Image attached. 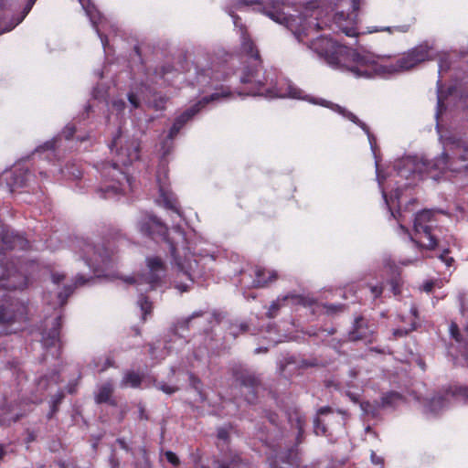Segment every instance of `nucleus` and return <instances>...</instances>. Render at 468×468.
Instances as JSON below:
<instances>
[{
  "instance_id": "nucleus-3",
  "label": "nucleus",
  "mask_w": 468,
  "mask_h": 468,
  "mask_svg": "<svg viewBox=\"0 0 468 468\" xmlns=\"http://www.w3.org/2000/svg\"><path fill=\"white\" fill-rule=\"evenodd\" d=\"M241 51L246 54L251 60V65L243 69L240 80L245 84H252L253 89L250 90L251 95H265L269 98H292V99H306L303 95V90L295 87L291 82L281 83L275 90H267L266 92L261 90L263 81L259 78L261 59L258 50L249 36L246 34L245 28L240 27Z\"/></svg>"
},
{
  "instance_id": "nucleus-20",
  "label": "nucleus",
  "mask_w": 468,
  "mask_h": 468,
  "mask_svg": "<svg viewBox=\"0 0 468 468\" xmlns=\"http://www.w3.org/2000/svg\"><path fill=\"white\" fill-rule=\"evenodd\" d=\"M142 382V377L133 371H129L125 373L122 382L121 387H131V388H138Z\"/></svg>"
},
{
  "instance_id": "nucleus-53",
  "label": "nucleus",
  "mask_w": 468,
  "mask_h": 468,
  "mask_svg": "<svg viewBox=\"0 0 468 468\" xmlns=\"http://www.w3.org/2000/svg\"><path fill=\"white\" fill-rule=\"evenodd\" d=\"M432 287H433L432 282H427V283L424 285V290H425L426 292H431V289H432Z\"/></svg>"
},
{
  "instance_id": "nucleus-64",
  "label": "nucleus",
  "mask_w": 468,
  "mask_h": 468,
  "mask_svg": "<svg viewBox=\"0 0 468 468\" xmlns=\"http://www.w3.org/2000/svg\"><path fill=\"white\" fill-rule=\"evenodd\" d=\"M411 312H412V314L416 317L417 316V309L412 307Z\"/></svg>"
},
{
  "instance_id": "nucleus-2",
  "label": "nucleus",
  "mask_w": 468,
  "mask_h": 468,
  "mask_svg": "<svg viewBox=\"0 0 468 468\" xmlns=\"http://www.w3.org/2000/svg\"><path fill=\"white\" fill-rule=\"evenodd\" d=\"M116 148V161L113 164L103 165L102 174L105 177H111V183L101 188L100 192L104 198H110L119 194H125L132 188L131 178L118 167V164L126 166L139 158L140 145L136 139L127 138L122 134L114 137L111 145V151Z\"/></svg>"
},
{
  "instance_id": "nucleus-24",
  "label": "nucleus",
  "mask_w": 468,
  "mask_h": 468,
  "mask_svg": "<svg viewBox=\"0 0 468 468\" xmlns=\"http://www.w3.org/2000/svg\"><path fill=\"white\" fill-rule=\"evenodd\" d=\"M240 463L239 456L235 454L230 460H216L214 465L215 468H236L239 466Z\"/></svg>"
},
{
  "instance_id": "nucleus-30",
  "label": "nucleus",
  "mask_w": 468,
  "mask_h": 468,
  "mask_svg": "<svg viewBox=\"0 0 468 468\" xmlns=\"http://www.w3.org/2000/svg\"><path fill=\"white\" fill-rule=\"evenodd\" d=\"M15 316L11 315L5 308L0 307V323H11L15 320Z\"/></svg>"
},
{
  "instance_id": "nucleus-40",
  "label": "nucleus",
  "mask_w": 468,
  "mask_h": 468,
  "mask_svg": "<svg viewBox=\"0 0 468 468\" xmlns=\"http://www.w3.org/2000/svg\"><path fill=\"white\" fill-rule=\"evenodd\" d=\"M175 283L176 288L178 289L181 292H186L189 288V283L186 282L176 281Z\"/></svg>"
},
{
  "instance_id": "nucleus-16",
  "label": "nucleus",
  "mask_w": 468,
  "mask_h": 468,
  "mask_svg": "<svg viewBox=\"0 0 468 468\" xmlns=\"http://www.w3.org/2000/svg\"><path fill=\"white\" fill-rule=\"evenodd\" d=\"M332 109L334 111L337 112L338 113H340L341 115H343L344 117H346V119H348L349 121H351L352 122L358 125L367 135L370 146L372 149H374V144H375L376 139H375L374 135L370 133L369 128L367 127V125L365 122L360 121L354 113L346 111L345 108H343L339 105H333Z\"/></svg>"
},
{
  "instance_id": "nucleus-49",
  "label": "nucleus",
  "mask_w": 468,
  "mask_h": 468,
  "mask_svg": "<svg viewBox=\"0 0 468 468\" xmlns=\"http://www.w3.org/2000/svg\"><path fill=\"white\" fill-rule=\"evenodd\" d=\"M343 31L346 33V36H356V32L355 28H344Z\"/></svg>"
},
{
  "instance_id": "nucleus-38",
  "label": "nucleus",
  "mask_w": 468,
  "mask_h": 468,
  "mask_svg": "<svg viewBox=\"0 0 468 468\" xmlns=\"http://www.w3.org/2000/svg\"><path fill=\"white\" fill-rule=\"evenodd\" d=\"M450 333L453 338L456 339V341H460L459 339V328L458 325L454 323H452L450 326Z\"/></svg>"
},
{
  "instance_id": "nucleus-7",
  "label": "nucleus",
  "mask_w": 468,
  "mask_h": 468,
  "mask_svg": "<svg viewBox=\"0 0 468 468\" xmlns=\"http://www.w3.org/2000/svg\"><path fill=\"white\" fill-rule=\"evenodd\" d=\"M443 153L435 161L434 167L438 170L459 171L461 168L453 167V160L460 159L465 161L468 159V145L465 142L450 136L442 139Z\"/></svg>"
},
{
  "instance_id": "nucleus-52",
  "label": "nucleus",
  "mask_w": 468,
  "mask_h": 468,
  "mask_svg": "<svg viewBox=\"0 0 468 468\" xmlns=\"http://www.w3.org/2000/svg\"><path fill=\"white\" fill-rule=\"evenodd\" d=\"M331 412V409L329 407H324V408H321L318 411V413L320 415H324V414H326V413H329Z\"/></svg>"
},
{
  "instance_id": "nucleus-13",
  "label": "nucleus",
  "mask_w": 468,
  "mask_h": 468,
  "mask_svg": "<svg viewBox=\"0 0 468 468\" xmlns=\"http://www.w3.org/2000/svg\"><path fill=\"white\" fill-rule=\"evenodd\" d=\"M82 8L85 10L87 16L90 17V20L95 28L97 34L99 35L102 46L105 48L108 39L107 37L101 33V28L99 25H103L106 23V19L101 16V14L96 9V7L90 4V0H79Z\"/></svg>"
},
{
  "instance_id": "nucleus-51",
  "label": "nucleus",
  "mask_w": 468,
  "mask_h": 468,
  "mask_svg": "<svg viewBox=\"0 0 468 468\" xmlns=\"http://www.w3.org/2000/svg\"><path fill=\"white\" fill-rule=\"evenodd\" d=\"M117 442L119 443V445L121 446V448H122L123 450H126V451H128V450H129V449H128V446H127V444H126V442L124 441V440H122V439H118V440H117Z\"/></svg>"
},
{
  "instance_id": "nucleus-17",
  "label": "nucleus",
  "mask_w": 468,
  "mask_h": 468,
  "mask_svg": "<svg viewBox=\"0 0 468 468\" xmlns=\"http://www.w3.org/2000/svg\"><path fill=\"white\" fill-rule=\"evenodd\" d=\"M0 286L6 290L23 289L27 286V278L17 271L8 273L6 278L0 279Z\"/></svg>"
},
{
  "instance_id": "nucleus-55",
  "label": "nucleus",
  "mask_w": 468,
  "mask_h": 468,
  "mask_svg": "<svg viewBox=\"0 0 468 468\" xmlns=\"http://www.w3.org/2000/svg\"><path fill=\"white\" fill-rule=\"evenodd\" d=\"M6 452L3 445H0V460L5 455Z\"/></svg>"
},
{
  "instance_id": "nucleus-25",
  "label": "nucleus",
  "mask_w": 468,
  "mask_h": 468,
  "mask_svg": "<svg viewBox=\"0 0 468 468\" xmlns=\"http://www.w3.org/2000/svg\"><path fill=\"white\" fill-rule=\"evenodd\" d=\"M160 196H161V198L166 207H168V208L174 210L175 212H176L177 214H179V209L176 207V202L175 198L173 197V196L171 194L165 192L162 186H160Z\"/></svg>"
},
{
  "instance_id": "nucleus-4",
  "label": "nucleus",
  "mask_w": 468,
  "mask_h": 468,
  "mask_svg": "<svg viewBox=\"0 0 468 468\" xmlns=\"http://www.w3.org/2000/svg\"><path fill=\"white\" fill-rule=\"evenodd\" d=\"M245 4L255 5V10L262 12L276 23L284 25L296 36L298 39H301L302 34L307 35V31L313 27L314 30L322 28L319 22H314V20H317L316 16L314 17V19L307 18V13L310 11L308 8H306L304 16L302 17L291 14L290 10L292 7L290 5L275 0H270L264 5L253 1L246 2Z\"/></svg>"
},
{
  "instance_id": "nucleus-62",
  "label": "nucleus",
  "mask_w": 468,
  "mask_h": 468,
  "mask_svg": "<svg viewBox=\"0 0 468 468\" xmlns=\"http://www.w3.org/2000/svg\"><path fill=\"white\" fill-rule=\"evenodd\" d=\"M347 395L349 396V398H350L353 401H356V400H357V398H356L355 395H352L351 393H348Z\"/></svg>"
},
{
  "instance_id": "nucleus-48",
  "label": "nucleus",
  "mask_w": 468,
  "mask_h": 468,
  "mask_svg": "<svg viewBox=\"0 0 468 468\" xmlns=\"http://www.w3.org/2000/svg\"><path fill=\"white\" fill-rule=\"evenodd\" d=\"M113 107L116 108V110L121 111L124 107V102L122 101H115L113 102Z\"/></svg>"
},
{
  "instance_id": "nucleus-6",
  "label": "nucleus",
  "mask_w": 468,
  "mask_h": 468,
  "mask_svg": "<svg viewBox=\"0 0 468 468\" xmlns=\"http://www.w3.org/2000/svg\"><path fill=\"white\" fill-rule=\"evenodd\" d=\"M434 219V213L431 210H422L419 212L414 219V236L418 244L427 250H433L438 244V236L436 234L438 229Z\"/></svg>"
},
{
  "instance_id": "nucleus-63",
  "label": "nucleus",
  "mask_w": 468,
  "mask_h": 468,
  "mask_svg": "<svg viewBox=\"0 0 468 468\" xmlns=\"http://www.w3.org/2000/svg\"><path fill=\"white\" fill-rule=\"evenodd\" d=\"M247 328H248L247 324H240V330H241V331H246V330H247Z\"/></svg>"
},
{
  "instance_id": "nucleus-59",
  "label": "nucleus",
  "mask_w": 468,
  "mask_h": 468,
  "mask_svg": "<svg viewBox=\"0 0 468 468\" xmlns=\"http://www.w3.org/2000/svg\"><path fill=\"white\" fill-rule=\"evenodd\" d=\"M297 422H298V429H299V433H300L303 431L302 420L300 418L297 420Z\"/></svg>"
},
{
  "instance_id": "nucleus-31",
  "label": "nucleus",
  "mask_w": 468,
  "mask_h": 468,
  "mask_svg": "<svg viewBox=\"0 0 468 468\" xmlns=\"http://www.w3.org/2000/svg\"><path fill=\"white\" fill-rule=\"evenodd\" d=\"M50 338H51L50 343H48L47 338H45V337L43 338V342H44L45 346H55L57 345V343L59 342L58 329L52 330V332L50 333Z\"/></svg>"
},
{
  "instance_id": "nucleus-60",
  "label": "nucleus",
  "mask_w": 468,
  "mask_h": 468,
  "mask_svg": "<svg viewBox=\"0 0 468 468\" xmlns=\"http://www.w3.org/2000/svg\"><path fill=\"white\" fill-rule=\"evenodd\" d=\"M229 15L233 17V19H234V24H235V26H237V25H238L239 17H238V16H234V15H233L232 13H230V12H229Z\"/></svg>"
},
{
  "instance_id": "nucleus-15",
  "label": "nucleus",
  "mask_w": 468,
  "mask_h": 468,
  "mask_svg": "<svg viewBox=\"0 0 468 468\" xmlns=\"http://www.w3.org/2000/svg\"><path fill=\"white\" fill-rule=\"evenodd\" d=\"M373 333L374 331L369 329L367 322L363 318H358L355 322L354 330L350 333L349 337L354 341L364 340L371 342Z\"/></svg>"
},
{
  "instance_id": "nucleus-47",
  "label": "nucleus",
  "mask_w": 468,
  "mask_h": 468,
  "mask_svg": "<svg viewBox=\"0 0 468 468\" xmlns=\"http://www.w3.org/2000/svg\"><path fill=\"white\" fill-rule=\"evenodd\" d=\"M371 460H372V463L375 464L382 463V458L377 456L374 452L371 454Z\"/></svg>"
},
{
  "instance_id": "nucleus-61",
  "label": "nucleus",
  "mask_w": 468,
  "mask_h": 468,
  "mask_svg": "<svg viewBox=\"0 0 468 468\" xmlns=\"http://www.w3.org/2000/svg\"><path fill=\"white\" fill-rule=\"evenodd\" d=\"M45 147H46L47 149L52 148V147H53V143H51V142H48V143H46Z\"/></svg>"
},
{
  "instance_id": "nucleus-37",
  "label": "nucleus",
  "mask_w": 468,
  "mask_h": 468,
  "mask_svg": "<svg viewBox=\"0 0 468 468\" xmlns=\"http://www.w3.org/2000/svg\"><path fill=\"white\" fill-rule=\"evenodd\" d=\"M361 410L364 411L367 415H375V411L372 409V406L369 402H362L360 404Z\"/></svg>"
},
{
  "instance_id": "nucleus-57",
  "label": "nucleus",
  "mask_w": 468,
  "mask_h": 468,
  "mask_svg": "<svg viewBox=\"0 0 468 468\" xmlns=\"http://www.w3.org/2000/svg\"><path fill=\"white\" fill-rule=\"evenodd\" d=\"M111 465L112 468H116L118 466V462L115 461L114 459H111Z\"/></svg>"
},
{
  "instance_id": "nucleus-43",
  "label": "nucleus",
  "mask_w": 468,
  "mask_h": 468,
  "mask_svg": "<svg viewBox=\"0 0 468 468\" xmlns=\"http://www.w3.org/2000/svg\"><path fill=\"white\" fill-rule=\"evenodd\" d=\"M64 278H65V276L60 273H53L52 274V281L56 284L59 283L61 281H63Z\"/></svg>"
},
{
  "instance_id": "nucleus-9",
  "label": "nucleus",
  "mask_w": 468,
  "mask_h": 468,
  "mask_svg": "<svg viewBox=\"0 0 468 468\" xmlns=\"http://www.w3.org/2000/svg\"><path fill=\"white\" fill-rule=\"evenodd\" d=\"M78 249L87 265L94 271L106 265L110 258V254L105 249L97 248L86 240L80 241Z\"/></svg>"
},
{
  "instance_id": "nucleus-5",
  "label": "nucleus",
  "mask_w": 468,
  "mask_h": 468,
  "mask_svg": "<svg viewBox=\"0 0 468 468\" xmlns=\"http://www.w3.org/2000/svg\"><path fill=\"white\" fill-rule=\"evenodd\" d=\"M310 48L332 68L346 69L355 77L364 78V75L356 72L354 68L358 65L356 56H363L368 51L358 52L324 37L312 41Z\"/></svg>"
},
{
  "instance_id": "nucleus-56",
  "label": "nucleus",
  "mask_w": 468,
  "mask_h": 468,
  "mask_svg": "<svg viewBox=\"0 0 468 468\" xmlns=\"http://www.w3.org/2000/svg\"><path fill=\"white\" fill-rule=\"evenodd\" d=\"M255 392L256 391H253L252 394H251V397L250 398H247V400L250 402V403H252L254 401V399H255Z\"/></svg>"
},
{
  "instance_id": "nucleus-54",
  "label": "nucleus",
  "mask_w": 468,
  "mask_h": 468,
  "mask_svg": "<svg viewBox=\"0 0 468 468\" xmlns=\"http://www.w3.org/2000/svg\"><path fill=\"white\" fill-rule=\"evenodd\" d=\"M202 314L201 313H194L191 316H189L186 320V324H187L190 320L196 316H200Z\"/></svg>"
},
{
  "instance_id": "nucleus-19",
  "label": "nucleus",
  "mask_w": 468,
  "mask_h": 468,
  "mask_svg": "<svg viewBox=\"0 0 468 468\" xmlns=\"http://www.w3.org/2000/svg\"><path fill=\"white\" fill-rule=\"evenodd\" d=\"M255 280L253 283L257 287L266 286L269 282H271L277 279V273L274 271H266L260 267L255 270Z\"/></svg>"
},
{
  "instance_id": "nucleus-50",
  "label": "nucleus",
  "mask_w": 468,
  "mask_h": 468,
  "mask_svg": "<svg viewBox=\"0 0 468 468\" xmlns=\"http://www.w3.org/2000/svg\"><path fill=\"white\" fill-rule=\"evenodd\" d=\"M250 385L251 386V388L253 389H252V391L249 390V393L252 394V392L255 391V388H256V385H257V380L254 378H250Z\"/></svg>"
},
{
  "instance_id": "nucleus-58",
  "label": "nucleus",
  "mask_w": 468,
  "mask_h": 468,
  "mask_svg": "<svg viewBox=\"0 0 468 468\" xmlns=\"http://www.w3.org/2000/svg\"><path fill=\"white\" fill-rule=\"evenodd\" d=\"M353 1V8L354 10H357L358 9V1L359 0H352Z\"/></svg>"
},
{
  "instance_id": "nucleus-28",
  "label": "nucleus",
  "mask_w": 468,
  "mask_h": 468,
  "mask_svg": "<svg viewBox=\"0 0 468 468\" xmlns=\"http://www.w3.org/2000/svg\"><path fill=\"white\" fill-rule=\"evenodd\" d=\"M410 29V26L409 25H401V26H395V27H383V28H374V32H378V31H388L389 33H395V32H399V33H406L408 32Z\"/></svg>"
},
{
  "instance_id": "nucleus-29",
  "label": "nucleus",
  "mask_w": 468,
  "mask_h": 468,
  "mask_svg": "<svg viewBox=\"0 0 468 468\" xmlns=\"http://www.w3.org/2000/svg\"><path fill=\"white\" fill-rule=\"evenodd\" d=\"M401 397L399 393L390 392L382 397V406L393 405L396 401L400 400Z\"/></svg>"
},
{
  "instance_id": "nucleus-44",
  "label": "nucleus",
  "mask_w": 468,
  "mask_h": 468,
  "mask_svg": "<svg viewBox=\"0 0 468 468\" xmlns=\"http://www.w3.org/2000/svg\"><path fill=\"white\" fill-rule=\"evenodd\" d=\"M279 309V304L278 303H272L271 305L270 306V309H269V312H268V315L270 317H272L273 316V313L276 312L277 310Z\"/></svg>"
},
{
  "instance_id": "nucleus-42",
  "label": "nucleus",
  "mask_w": 468,
  "mask_h": 468,
  "mask_svg": "<svg viewBox=\"0 0 468 468\" xmlns=\"http://www.w3.org/2000/svg\"><path fill=\"white\" fill-rule=\"evenodd\" d=\"M128 100L133 108H137L139 106V101H138L136 95H134L133 93L129 94Z\"/></svg>"
},
{
  "instance_id": "nucleus-35",
  "label": "nucleus",
  "mask_w": 468,
  "mask_h": 468,
  "mask_svg": "<svg viewBox=\"0 0 468 468\" xmlns=\"http://www.w3.org/2000/svg\"><path fill=\"white\" fill-rule=\"evenodd\" d=\"M136 468H152L145 451L143 452V460L136 463Z\"/></svg>"
},
{
  "instance_id": "nucleus-46",
  "label": "nucleus",
  "mask_w": 468,
  "mask_h": 468,
  "mask_svg": "<svg viewBox=\"0 0 468 468\" xmlns=\"http://www.w3.org/2000/svg\"><path fill=\"white\" fill-rule=\"evenodd\" d=\"M228 431L224 429H219L218 431V437L221 440H227L228 439Z\"/></svg>"
},
{
  "instance_id": "nucleus-11",
  "label": "nucleus",
  "mask_w": 468,
  "mask_h": 468,
  "mask_svg": "<svg viewBox=\"0 0 468 468\" xmlns=\"http://www.w3.org/2000/svg\"><path fill=\"white\" fill-rule=\"evenodd\" d=\"M171 252L175 259L176 277H186V280L192 283L196 275V268L198 265L197 259H195L193 255H190L186 256V259L182 261V259L176 255V250L173 245L171 246Z\"/></svg>"
},
{
  "instance_id": "nucleus-32",
  "label": "nucleus",
  "mask_w": 468,
  "mask_h": 468,
  "mask_svg": "<svg viewBox=\"0 0 468 468\" xmlns=\"http://www.w3.org/2000/svg\"><path fill=\"white\" fill-rule=\"evenodd\" d=\"M165 455L166 460L173 465L176 466L180 463L179 458L176 456L175 452L167 451L165 452Z\"/></svg>"
},
{
  "instance_id": "nucleus-12",
  "label": "nucleus",
  "mask_w": 468,
  "mask_h": 468,
  "mask_svg": "<svg viewBox=\"0 0 468 468\" xmlns=\"http://www.w3.org/2000/svg\"><path fill=\"white\" fill-rule=\"evenodd\" d=\"M218 93L212 94L210 97H205L203 98L202 101H198L192 108H190L189 110L183 112L180 116H178L169 131L167 141H171L178 133V132L184 126V124L199 112L201 106L207 104L211 101L218 100Z\"/></svg>"
},
{
  "instance_id": "nucleus-23",
  "label": "nucleus",
  "mask_w": 468,
  "mask_h": 468,
  "mask_svg": "<svg viewBox=\"0 0 468 468\" xmlns=\"http://www.w3.org/2000/svg\"><path fill=\"white\" fill-rule=\"evenodd\" d=\"M112 391H113V388H112V384H110V383L103 384L100 388V389L96 395V401L98 403L109 401L111 399V396L112 394Z\"/></svg>"
},
{
  "instance_id": "nucleus-10",
  "label": "nucleus",
  "mask_w": 468,
  "mask_h": 468,
  "mask_svg": "<svg viewBox=\"0 0 468 468\" xmlns=\"http://www.w3.org/2000/svg\"><path fill=\"white\" fill-rule=\"evenodd\" d=\"M459 398L468 399V388H455L454 389L447 390L443 397H434L428 405V410L431 413H438L446 408L452 400H456Z\"/></svg>"
},
{
  "instance_id": "nucleus-41",
  "label": "nucleus",
  "mask_w": 468,
  "mask_h": 468,
  "mask_svg": "<svg viewBox=\"0 0 468 468\" xmlns=\"http://www.w3.org/2000/svg\"><path fill=\"white\" fill-rule=\"evenodd\" d=\"M314 431L316 434H324L325 432L324 427H320V420L316 419L314 421Z\"/></svg>"
},
{
  "instance_id": "nucleus-45",
  "label": "nucleus",
  "mask_w": 468,
  "mask_h": 468,
  "mask_svg": "<svg viewBox=\"0 0 468 468\" xmlns=\"http://www.w3.org/2000/svg\"><path fill=\"white\" fill-rule=\"evenodd\" d=\"M371 292L373 293L374 297L377 298L382 293V288L379 286H373L371 287Z\"/></svg>"
},
{
  "instance_id": "nucleus-14",
  "label": "nucleus",
  "mask_w": 468,
  "mask_h": 468,
  "mask_svg": "<svg viewBox=\"0 0 468 468\" xmlns=\"http://www.w3.org/2000/svg\"><path fill=\"white\" fill-rule=\"evenodd\" d=\"M140 231L144 234L154 235L155 233L165 235V227L155 218L146 215L139 222Z\"/></svg>"
},
{
  "instance_id": "nucleus-1",
  "label": "nucleus",
  "mask_w": 468,
  "mask_h": 468,
  "mask_svg": "<svg viewBox=\"0 0 468 468\" xmlns=\"http://www.w3.org/2000/svg\"><path fill=\"white\" fill-rule=\"evenodd\" d=\"M436 58L437 54L433 46L424 42L404 53L395 63L389 62L386 57L377 56L371 52L356 56L358 65L354 69L363 74L364 78L388 77L394 73L411 69L420 63L433 60Z\"/></svg>"
},
{
  "instance_id": "nucleus-39",
  "label": "nucleus",
  "mask_w": 468,
  "mask_h": 468,
  "mask_svg": "<svg viewBox=\"0 0 468 468\" xmlns=\"http://www.w3.org/2000/svg\"><path fill=\"white\" fill-rule=\"evenodd\" d=\"M75 133V127L73 125H67L63 131V134L66 139H69Z\"/></svg>"
},
{
  "instance_id": "nucleus-26",
  "label": "nucleus",
  "mask_w": 468,
  "mask_h": 468,
  "mask_svg": "<svg viewBox=\"0 0 468 468\" xmlns=\"http://www.w3.org/2000/svg\"><path fill=\"white\" fill-rule=\"evenodd\" d=\"M37 0H28L26 7L24 8V12H23V15L14 23L10 24L7 27H5V29H2L0 31V34L4 33V32H7V31H10L12 30L16 26H17L19 23L22 22V20L25 18V16L28 14V12L31 10L32 6L34 5L35 2Z\"/></svg>"
},
{
  "instance_id": "nucleus-21",
  "label": "nucleus",
  "mask_w": 468,
  "mask_h": 468,
  "mask_svg": "<svg viewBox=\"0 0 468 468\" xmlns=\"http://www.w3.org/2000/svg\"><path fill=\"white\" fill-rule=\"evenodd\" d=\"M403 166L406 167L409 171H412L413 173H424L428 171L427 164L424 162L415 164V161L412 158H406L402 162Z\"/></svg>"
},
{
  "instance_id": "nucleus-18",
  "label": "nucleus",
  "mask_w": 468,
  "mask_h": 468,
  "mask_svg": "<svg viewBox=\"0 0 468 468\" xmlns=\"http://www.w3.org/2000/svg\"><path fill=\"white\" fill-rule=\"evenodd\" d=\"M2 240L7 249L18 248L20 250H26L28 248V242L26 239L17 234H10L8 231L3 233Z\"/></svg>"
},
{
  "instance_id": "nucleus-34",
  "label": "nucleus",
  "mask_w": 468,
  "mask_h": 468,
  "mask_svg": "<svg viewBox=\"0 0 468 468\" xmlns=\"http://www.w3.org/2000/svg\"><path fill=\"white\" fill-rule=\"evenodd\" d=\"M415 329L414 324H411V327L410 329H395L393 331V335L395 338L397 337H403L409 334V332L413 331Z\"/></svg>"
},
{
  "instance_id": "nucleus-8",
  "label": "nucleus",
  "mask_w": 468,
  "mask_h": 468,
  "mask_svg": "<svg viewBox=\"0 0 468 468\" xmlns=\"http://www.w3.org/2000/svg\"><path fill=\"white\" fill-rule=\"evenodd\" d=\"M147 268L149 271L147 277L144 275L127 276L122 279L123 282L127 284H134L136 286H143L145 284L146 288L139 289L140 291L153 290L163 276L165 268L159 258L147 259Z\"/></svg>"
},
{
  "instance_id": "nucleus-27",
  "label": "nucleus",
  "mask_w": 468,
  "mask_h": 468,
  "mask_svg": "<svg viewBox=\"0 0 468 468\" xmlns=\"http://www.w3.org/2000/svg\"><path fill=\"white\" fill-rule=\"evenodd\" d=\"M138 305L143 313L142 319L145 321L146 315L152 312V303L148 302L145 297L141 296L138 300Z\"/></svg>"
},
{
  "instance_id": "nucleus-33",
  "label": "nucleus",
  "mask_w": 468,
  "mask_h": 468,
  "mask_svg": "<svg viewBox=\"0 0 468 468\" xmlns=\"http://www.w3.org/2000/svg\"><path fill=\"white\" fill-rule=\"evenodd\" d=\"M157 388L162 390L163 392L168 394V395H171L173 393H175L176 390H177V388L176 387H173V386H169L165 383H159L157 385Z\"/></svg>"
},
{
  "instance_id": "nucleus-36",
  "label": "nucleus",
  "mask_w": 468,
  "mask_h": 468,
  "mask_svg": "<svg viewBox=\"0 0 468 468\" xmlns=\"http://www.w3.org/2000/svg\"><path fill=\"white\" fill-rule=\"evenodd\" d=\"M440 259L441 261H443L446 266L451 267L452 263L454 262V260L452 257L448 256V251L445 250L443 253L440 255Z\"/></svg>"
},
{
  "instance_id": "nucleus-22",
  "label": "nucleus",
  "mask_w": 468,
  "mask_h": 468,
  "mask_svg": "<svg viewBox=\"0 0 468 468\" xmlns=\"http://www.w3.org/2000/svg\"><path fill=\"white\" fill-rule=\"evenodd\" d=\"M85 282L86 281L84 280V278L82 276H79L75 281L74 287H72L71 285L65 286L64 291L58 293L59 303L64 304L67 298L73 292L74 288L77 287L78 285H83L85 284Z\"/></svg>"
}]
</instances>
